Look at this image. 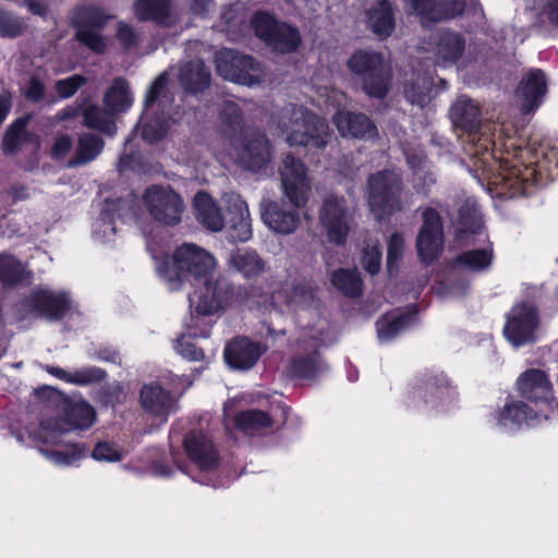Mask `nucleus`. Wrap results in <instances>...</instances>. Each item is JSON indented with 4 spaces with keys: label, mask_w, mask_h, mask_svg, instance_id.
Returning <instances> with one entry per match:
<instances>
[{
    "label": "nucleus",
    "mask_w": 558,
    "mask_h": 558,
    "mask_svg": "<svg viewBox=\"0 0 558 558\" xmlns=\"http://www.w3.org/2000/svg\"><path fill=\"white\" fill-rule=\"evenodd\" d=\"M422 220L415 246L420 260L428 266L444 252V225L440 215L434 208H426L422 213Z\"/></svg>",
    "instance_id": "nucleus-9"
},
{
    "label": "nucleus",
    "mask_w": 558,
    "mask_h": 558,
    "mask_svg": "<svg viewBox=\"0 0 558 558\" xmlns=\"http://www.w3.org/2000/svg\"><path fill=\"white\" fill-rule=\"evenodd\" d=\"M339 132L355 138H374L377 136L376 125L364 113L344 111L335 117Z\"/></svg>",
    "instance_id": "nucleus-25"
},
{
    "label": "nucleus",
    "mask_w": 558,
    "mask_h": 558,
    "mask_svg": "<svg viewBox=\"0 0 558 558\" xmlns=\"http://www.w3.org/2000/svg\"><path fill=\"white\" fill-rule=\"evenodd\" d=\"M417 314V310L398 315L389 320L384 319L378 325V336L380 339L389 340L397 336L402 329L407 328Z\"/></svg>",
    "instance_id": "nucleus-41"
},
{
    "label": "nucleus",
    "mask_w": 558,
    "mask_h": 558,
    "mask_svg": "<svg viewBox=\"0 0 558 558\" xmlns=\"http://www.w3.org/2000/svg\"><path fill=\"white\" fill-rule=\"evenodd\" d=\"M203 290L197 295L196 302L191 299L194 311L197 315L210 316L225 311L233 294L232 284L223 277L215 281L209 279L201 282Z\"/></svg>",
    "instance_id": "nucleus-14"
},
{
    "label": "nucleus",
    "mask_w": 558,
    "mask_h": 558,
    "mask_svg": "<svg viewBox=\"0 0 558 558\" xmlns=\"http://www.w3.org/2000/svg\"><path fill=\"white\" fill-rule=\"evenodd\" d=\"M482 226V218L476 208L468 203L463 204L459 209V233H477Z\"/></svg>",
    "instance_id": "nucleus-46"
},
{
    "label": "nucleus",
    "mask_w": 558,
    "mask_h": 558,
    "mask_svg": "<svg viewBox=\"0 0 558 558\" xmlns=\"http://www.w3.org/2000/svg\"><path fill=\"white\" fill-rule=\"evenodd\" d=\"M194 209L197 221L206 229L217 232L223 229L226 215L206 192H198L194 197Z\"/></svg>",
    "instance_id": "nucleus-26"
},
{
    "label": "nucleus",
    "mask_w": 558,
    "mask_h": 558,
    "mask_svg": "<svg viewBox=\"0 0 558 558\" xmlns=\"http://www.w3.org/2000/svg\"><path fill=\"white\" fill-rule=\"evenodd\" d=\"M11 421L10 434L20 442L38 446L39 451L57 465L71 466L87 457L88 447L76 440L90 429L96 421Z\"/></svg>",
    "instance_id": "nucleus-1"
},
{
    "label": "nucleus",
    "mask_w": 558,
    "mask_h": 558,
    "mask_svg": "<svg viewBox=\"0 0 558 558\" xmlns=\"http://www.w3.org/2000/svg\"><path fill=\"white\" fill-rule=\"evenodd\" d=\"M169 74L167 72H162L159 74L156 80L153 82L149 87L146 98H145V109L148 110L155 104L158 102L159 106L166 108L170 106L173 101V95L169 89Z\"/></svg>",
    "instance_id": "nucleus-39"
},
{
    "label": "nucleus",
    "mask_w": 558,
    "mask_h": 558,
    "mask_svg": "<svg viewBox=\"0 0 558 558\" xmlns=\"http://www.w3.org/2000/svg\"><path fill=\"white\" fill-rule=\"evenodd\" d=\"M223 228H226L227 239L232 243L251 239L250 213L246 204L239 197L229 201Z\"/></svg>",
    "instance_id": "nucleus-18"
},
{
    "label": "nucleus",
    "mask_w": 558,
    "mask_h": 558,
    "mask_svg": "<svg viewBox=\"0 0 558 558\" xmlns=\"http://www.w3.org/2000/svg\"><path fill=\"white\" fill-rule=\"evenodd\" d=\"M104 146L105 141L101 136L92 132H84L80 134L75 153L69 159L68 166L73 168L95 160L102 151Z\"/></svg>",
    "instance_id": "nucleus-30"
},
{
    "label": "nucleus",
    "mask_w": 558,
    "mask_h": 558,
    "mask_svg": "<svg viewBox=\"0 0 558 558\" xmlns=\"http://www.w3.org/2000/svg\"><path fill=\"white\" fill-rule=\"evenodd\" d=\"M278 421H222L226 434L234 441L241 437H266L271 435L275 429H279L286 423L277 425Z\"/></svg>",
    "instance_id": "nucleus-24"
},
{
    "label": "nucleus",
    "mask_w": 558,
    "mask_h": 558,
    "mask_svg": "<svg viewBox=\"0 0 558 558\" xmlns=\"http://www.w3.org/2000/svg\"><path fill=\"white\" fill-rule=\"evenodd\" d=\"M87 78L83 75L75 74L65 80H60L56 82V90L58 95L62 98H69L73 96L77 89L86 84Z\"/></svg>",
    "instance_id": "nucleus-54"
},
{
    "label": "nucleus",
    "mask_w": 558,
    "mask_h": 558,
    "mask_svg": "<svg viewBox=\"0 0 558 558\" xmlns=\"http://www.w3.org/2000/svg\"><path fill=\"white\" fill-rule=\"evenodd\" d=\"M33 305L43 315L51 319H60L69 308V301L64 293L41 290L34 294Z\"/></svg>",
    "instance_id": "nucleus-32"
},
{
    "label": "nucleus",
    "mask_w": 558,
    "mask_h": 558,
    "mask_svg": "<svg viewBox=\"0 0 558 558\" xmlns=\"http://www.w3.org/2000/svg\"><path fill=\"white\" fill-rule=\"evenodd\" d=\"M144 202L156 221L165 226H174L181 221L184 204L173 190L153 185L145 191Z\"/></svg>",
    "instance_id": "nucleus-11"
},
{
    "label": "nucleus",
    "mask_w": 558,
    "mask_h": 558,
    "mask_svg": "<svg viewBox=\"0 0 558 558\" xmlns=\"http://www.w3.org/2000/svg\"><path fill=\"white\" fill-rule=\"evenodd\" d=\"M279 128L287 135L286 142L290 146L324 150L332 138V130L328 123L302 106L292 105L290 109H286Z\"/></svg>",
    "instance_id": "nucleus-3"
},
{
    "label": "nucleus",
    "mask_w": 558,
    "mask_h": 558,
    "mask_svg": "<svg viewBox=\"0 0 558 558\" xmlns=\"http://www.w3.org/2000/svg\"><path fill=\"white\" fill-rule=\"evenodd\" d=\"M411 2L415 12L427 13L434 20L452 15L461 10L459 2H454L453 7L446 9L442 7H433L434 2H430V0H411Z\"/></svg>",
    "instance_id": "nucleus-50"
},
{
    "label": "nucleus",
    "mask_w": 558,
    "mask_h": 558,
    "mask_svg": "<svg viewBox=\"0 0 558 558\" xmlns=\"http://www.w3.org/2000/svg\"><path fill=\"white\" fill-rule=\"evenodd\" d=\"M471 0H430V2H434L433 4H435L434 7H442V8H451L453 7L454 2H459V4L461 5V10L458 12V13H454L452 15H448V16H444V17H440L439 20H434L432 19L427 13H423V12H416L417 14H420L423 19L422 23L425 24L426 22H433V23H436V22H440V21H444V20H448V19H452V17H456L458 15H461L468 3L470 2Z\"/></svg>",
    "instance_id": "nucleus-59"
},
{
    "label": "nucleus",
    "mask_w": 558,
    "mask_h": 558,
    "mask_svg": "<svg viewBox=\"0 0 558 558\" xmlns=\"http://www.w3.org/2000/svg\"><path fill=\"white\" fill-rule=\"evenodd\" d=\"M26 277V271L19 260L13 256H0V281L4 284H15L22 282Z\"/></svg>",
    "instance_id": "nucleus-43"
},
{
    "label": "nucleus",
    "mask_w": 558,
    "mask_h": 558,
    "mask_svg": "<svg viewBox=\"0 0 558 558\" xmlns=\"http://www.w3.org/2000/svg\"><path fill=\"white\" fill-rule=\"evenodd\" d=\"M403 247V239L400 234L393 233L390 236V241L388 244V254H387V270L390 275L393 272L395 264L402 255Z\"/></svg>",
    "instance_id": "nucleus-58"
},
{
    "label": "nucleus",
    "mask_w": 558,
    "mask_h": 558,
    "mask_svg": "<svg viewBox=\"0 0 558 558\" xmlns=\"http://www.w3.org/2000/svg\"><path fill=\"white\" fill-rule=\"evenodd\" d=\"M111 19L104 10L96 7H84L78 9L72 24L77 28L75 38L96 53H102L106 49L105 38L100 31Z\"/></svg>",
    "instance_id": "nucleus-10"
},
{
    "label": "nucleus",
    "mask_w": 558,
    "mask_h": 558,
    "mask_svg": "<svg viewBox=\"0 0 558 558\" xmlns=\"http://www.w3.org/2000/svg\"><path fill=\"white\" fill-rule=\"evenodd\" d=\"M178 78L185 93L197 95L209 87L211 74L203 60L195 59L181 64Z\"/></svg>",
    "instance_id": "nucleus-23"
},
{
    "label": "nucleus",
    "mask_w": 558,
    "mask_h": 558,
    "mask_svg": "<svg viewBox=\"0 0 558 558\" xmlns=\"http://www.w3.org/2000/svg\"><path fill=\"white\" fill-rule=\"evenodd\" d=\"M493 259L492 248L468 251L460 254L457 260L474 271L486 269Z\"/></svg>",
    "instance_id": "nucleus-45"
},
{
    "label": "nucleus",
    "mask_w": 558,
    "mask_h": 558,
    "mask_svg": "<svg viewBox=\"0 0 558 558\" xmlns=\"http://www.w3.org/2000/svg\"><path fill=\"white\" fill-rule=\"evenodd\" d=\"M347 66L368 96L384 98L388 94L391 70L381 53L357 50L349 58Z\"/></svg>",
    "instance_id": "nucleus-5"
},
{
    "label": "nucleus",
    "mask_w": 558,
    "mask_h": 558,
    "mask_svg": "<svg viewBox=\"0 0 558 558\" xmlns=\"http://www.w3.org/2000/svg\"><path fill=\"white\" fill-rule=\"evenodd\" d=\"M141 404L147 413L156 416L168 415L173 401L166 390L157 384L144 385L140 393Z\"/></svg>",
    "instance_id": "nucleus-31"
},
{
    "label": "nucleus",
    "mask_w": 558,
    "mask_h": 558,
    "mask_svg": "<svg viewBox=\"0 0 558 558\" xmlns=\"http://www.w3.org/2000/svg\"><path fill=\"white\" fill-rule=\"evenodd\" d=\"M82 125L112 137L117 133L116 116L105 106L87 102L83 112Z\"/></svg>",
    "instance_id": "nucleus-27"
},
{
    "label": "nucleus",
    "mask_w": 558,
    "mask_h": 558,
    "mask_svg": "<svg viewBox=\"0 0 558 558\" xmlns=\"http://www.w3.org/2000/svg\"><path fill=\"white\" fill-rule=\"evenodd\" d=\"M34 395L40 402L59 412H61L68 399V396L51 386H41L34 390Z\"/></svg>",
    "instance_id": "nucleus-49"
},
{
    "label": "nucleus",
    "mask_w": 558,
    "mask_h": 558,
    "mask_svg": "<svg viewBox=\"0 0 558 558\" xmlns=\"http://www.w3.org/2000/svg\"><path fill=\"white\" fill-rule=\"evenodd\" d=\"M186 457L202 471H214L221 462L213 433L203 426L191 427L182 438Z\"/></svg>",
    "instance_id": "nucleus-8"
},
{
    "label": "nucleus",
    "mask_w": 558,
    "mask_h": 558,
    "mask_svg": "<svg viewBox=\"0 0 558 558\" xmlns=\"http://www.w3.org/2000/svg\"><path fill=\"white\" fill-rule=\"evenodd\" d=\"M65 418H95V409L81 398L68 397L66 403L61 410Z\"/></svg>",
    "instance_id": "nucleus-48"
},
{
    "label": "nucleus",
    "mask_w": 558,
    "mask_h": 558,
    "mask_svg": "<svg viewBox=\"0 0 558 558\" xmlns=\"http://www.w3.org/2000/svg\"><path fill=\"white\" fill-rule=\"evenodd\" d=\"M538 315L532 304L515 305L508 315L504 333L515 347L534 341V332L538 327Z\"/></svg>",
    "instance_id": "nucleus-13"
},
{
    "label": "nucleus",
    "mask_w": 558,
    "mask_h": 558,
    "mask_svg": "<svg viewBox=\"0 0 558 558\" xmlns=\"http://www.w3.org/2000/svg\"><path fill=\"white\" fill-rule=\"evenodd\" d=\"M330 280L336 289L349 298L362 295L363 281L357 269H337L332 271Z\"/></svg>",
    "instance_id": "nucleus-38"
},
{
    "label": "nucleus",
    "mask_w": 558,
    "mask_h": 558,
    "mask_svg": "<svg viewBox=\"0 0 558 558\" xmlns=\"http://www.w3.org/2000/svg\"><path fill=\"white\" fill-rule=\"evenodd\" d=\"M118 38L125 50L135 47L138 43V35L125 23L118 24Z\"/></svg>",
    "instance_id": "nucleus-63"
},
{
    "label": "nucleus",
    "mask_w": 558,
    "mask_h": 558,
    "mask_svg": "<svg viewBox=\"0 0 558 558\" xmlns=\"http://www.w3.org/2000/svg\"><path fill=\"white\" fill-rule=\"evenodd\" d=\"M518 388L522 396L531 400L547 399L551 385L541 369H527L518 379Z\"/></svg>",
    "instance_id": "nucleus-29"
},
{
    "label": "nucleus",
    "mask_w": 558,
    "mask_h": 558,
    "mask_svg": "<svg viewBox=\"0 0 558 558\" xmlns=\"http://www.w3.org/2000/svg\"><path fill=\"white\" fill-rule=\"evenodd\" d=\"M251 25L256 37L274 52L291 53L301 45L299 29L267 11H256L251 19Z\"/></svg>",
    "instance_id": "nucleus-6"
},
{
    "label": "nucleus",
    "mask_w": 558,
    "mask_h": 558,
    "mask_svg": "<svg viewBox=\"0 0 558 558\" xmlns=\"http://www.w3.org/2000/svg\"><path fill=\"white\" fill-rule=\"evenodd\" d=\"M290 414L287 408H276L269 412H263L259 410L243 411L235 415L234 418H272V417H286Z\"/></svg>",
    "instance_id": "nucleus-60"
},
{
    "label": "nucleus",
    "mask_w": 558,
    "mask_h": 558,
    "mask_svg": "<svg viewBox=\"0 0 558 558\" xmlns=\"http://www.w3.org/2000/svg\"><path fill=\"white\" fill-rule=\"evenodd\" d=\"M264 349L247 338H235L225 350L227 364L234 369H248L255 365Z\"/></svg>",
    "instance_id": "nucleus-21"
},
{
    "label": "nucleus",
    "mask_w": 558,
    "mask_h": 558,
    "mask_svg": "<svg viewBox=\"0 0 558 558\" xmlns=\"http://www.w3.org/2000/svg\"><path fill=\"white\" fill-rule=\"evenodd\" d=\"M29 116L19 118L4 133L2 148L7 155H15L24 143L36 140L34 134L26 131Z\"/></svg>",
    "instance_id": "nucleus-37"
},
{
    "label": "nucleus",
    "mask_w": 558,
    "mask_h": 558,
    "mask_svg": "<svg viewBox=\"0 0 558 558\" xmlns=\"http://www.w3.org/2000/svg\"><path fill=\"white\" fill-rule=\"evenodd\" d=\"M177 350L182 356L192 361H199L204 359L203 351L196 348L194 343L184 337L177 340Z\"/></svg>",
    "instance_id": "nucleus-62"
},
{
    "label": "nucleus",
    "mask_w": 558,
    "mask_h": 558,
    "mask_svg": "<svg viewBox=\"0 0 558 558\" xmlns=\"http://www.w3.org/2000/svg\"><path fill=\"white\" fill-rule=\"evenodd\" d=\"M26 24L13 14L0 11V36L16 37L24 33Z\"/></svg>",
    "instance_id": "nucleus-51"
},
{
    "label": "nucleus",
    "mask_w": 558,
    "mask_h": 558,
    "mask_svg": "<svg viewBox=\"0 0 558 558\" xmlns=\"http://www.w3.org/2000/svg\"><path fill=\"white\" fill-rule=\"evenodd\" d=\"M397 8L389 0H378L366 11V26L379 39H386L396 29Z\"/></svg>",
    "instance_id": "nucleus-20"
},
{
    "label": "nucleus",
    "mask_w": 558,
    "mask_h": 558,
    "mask_svg": "<svg viewBox=\"0 0 558 558\" xmlns=\"http://www.w3.org/2000/svg\"><path fill=\"white\" fill-rule=\"evenodd\" d=\"M541 16L547 17L548 22L558 26V0H535Z\"/></svg>",
    "instance_id": "nucleus-61"
},
{
    "label": "nucleus",
    "mask_w": 558,
    "mask_h": 558,
    "mask_svg": "<svg viewBox=\"0 0 558 558\" xmlns=\"http://www.w3.org/2000/svg\"><path fill=\"white\" fill-rule=\"evenodd\" d=\"M214 269V257L194 244H183L175 251L172 260L165 259L158 266L159 274L166 278L172 289H178L191 278L203 282L209 279Z\"/></svg>",
    "instance_id": "nucleus-4"
},
{
    "label": "nucleus",
    "mask_w": 558,
    "mask_h": 558,
    "mask_svg": "<svg viewBox=\"0 0 558 558\" xmlns=\"http://www.w3.org/2000/svg\"><path fill=\"white\" fill-rule=\"evenodd\" d=\"M450 120L456 129L466 133H476L482 125L481 109L471 98L462 95L452 104L449 111Z\"/></svg>",
    "instance_id": "nucleus-22"
},
{
    "label": "nucleus",
    "mask_w": 558,
    "mask_h": 558,
    "mask_svg": "<svg viewBox=\"0 0 558 558\" xmlns=\"http://www.w3.org/2000/svg\"><path fill=\"white\" fill-rule=\"evenodd\" d=\"M465 50L462 34L450 31L440 32L435 40V54L442 63H456Z\"/></svg>",
    "instance_id": "nucleus-28"
},
{
    "label": "nucleus",
    "mask_w": 558,
    "mask_h": 558,
    "mask_svg": "<svg viewBox=\"0 0 558 558\" xmlns=\"http://www.w3.org/2000/svg\"><path fill=\"white\" fill-rule=\"evenodd\" d=\"M219 128L225 136L232 138L244 130V118L239 105L225 100L218 109Z\"/></svg>",
    "instance_id": "nucleus-34"
},
{
    "label": "nucleus",
    "mask_w": 558,
    "mask_h": 558,
    "mask_svg": "<svg viewBox=\"0 0 558 558\" xmlns=\"http://www.w3.org/2000/svg\"><path fill=\"white\" fill-rule=\"evenodd\" d=\"M106 377V372L98 367L85 368L76 371L72 374V383L78 385H88L99 383Z\"/></svg>",
    "instance_id": "nucleus-57"
},
{
    "label": "nucleus",
    "mask_w": 558,
    "mask_h": 558,
    "mask_svg": "<svg viewBox=\"0 0 558 558\" xmlns=\"http://www.w3.org/2000/svg\"><path fill=\"white\" fill-rule=\"evenodd\" d=\"M381 252L377 245L367 244L363 250L362 266L372 276L380 270Z\"/></svg>",
    "instance_id": "nucleus-52"
},
{
    "label": "nucleus",
    "mask_w": 558,
    "mask_h": 558,
    "mask_svg": "<svg viewBox=\"0 0 558 558\" xmlns=\"http://www.w3.org/2000/svg\"><path fill=\"white\" fill-rule=\"evenodd\" d=\"M102 102L116 117L125 111L132 104V96L126 80L116 77L112 85L106 90Z\"/></svg>",
    "instance_id": "nucleus-35"
},
{
    "label": "nucleus",
    "mask_w": 558,
    "mask_h": 558,
    "mask_svg": "<svg viewBox=\"0 0 558 558\" xmlns=\"http://www.w3.org/2000/svg\"><path fill=\"white\" fill-rule=\"evenodd\" d=\"M365 197L371 213L379 222L404 210L405 182L400 171L383 169L371 173L365 183Z\"/></svg>",
    "instance_id": "nucleus-2"
},
{
    "label": "nucleus",
    "mask_w": 558,
    "mask_h": 558,
    "mask_svg": "<svg viewBox=\"0 0 558 558\" xmlns=\"http://www.w3.org/2000/svg\"><path fill=\"white\" fill-rule=\"evenodd\" d=\"M433 77L425 73H412L404 83L405 97L421 108L426 106L433 98Z\"/></svg>",
    "instance_id": "nucleus-33"
},
{
    "label": "nucleus",
    "mask_w": 558,
    "mask_h": 558,
    "mask_svg": "<svg viewBox=\"0 0 558 558\" xmlns=\"http://www.w3.org/2000/svg\"><path fill=\"white\" fill-rule=\"evenodd\" d=\"M230 264L246 278L258 277L265 270V260L255 251L235 250L232 252Z\"/></svg>",
    "instance_id": "nucleus-36"
},
{
    "label": "nucleus",
    "mask_w": 558,
    "mask_h": 558,
    "mask_svg": "<svg viewBox=\"0 0 558 558\" xmlns=\"http://www.w3.org/2000/svg\"><path fill=\"white\" fill-rule=\"evenodd\" d=\"M170 126L171 119L169 116L163 113L161 116H155L143 123L141 136L145 142L155 144L167 135Z\"/></svg>",
    "instance_id": "nucleus-40"
},
{
    "label": "nucleus",
    "mask_w": 558,
    "mask_h": 558,
    "mask_svg": "<svg viewBox=\"0 0 558 558\" xmlns=\"http://www.w3.org/2000/svg\"><path fill=\"white\" fill-rule=\"evenodd\" d=\"M320 367V361L317 351L306 356H299L292 360L290 372L293 376L311 379L316 376Z\"/></svg>",
    "instance_id": "nucleus-42"
},
{
    "label": "nucleus",
    "mask_w": 558,
    "mask_h": 558,
    "mask_svg": "<svg viewBox=\"0 0 558 558\" xmlns=\"http://www.w3.org/2000/svg\"><path fill=\"white\" fill-rule=\"evenodd\" d=\"M133 9L141 22L153 21L162 27H173L180 22L173 0H136Z\"/></svg>",
    "instance_id": "nucleus-16"
},
{
    "label": "nucleus",
    "mask_w": 558,
    "mask_h": 558,
    "mask_svg": "<svg viewBox=\"0 0 558 558\" xmlns=\"http://www.w3.org/2000/svg\"><path fill=\"white\" fill-rule=\"evenodd\" d=\"M128 208V202L122 198L106 199L100 211V219L108 225H113L116 216L119 218L122 215V210Z\"/></svg>",
    "instance_id": "nucleus-53"
},
{
    "label": "nucleus",
    "mask_w": 558,
    "mask_h": 558,
    "mask_svg": "<svg viewBox=\"0 0 558 558\" xmlns=\"http://www.w3.org/2000/svg\"><path fill=\"white\" fill-rule=\"evenodd\" d=\"M500 415L505 418H531L534 411L523 401H513L502 408Z\"/></svg>",
    "instance_id": "nucleus-56"
},
{
    "label": "nucleus",
    "mask_w": 558,
    "mask_h": 558,
    "mask_svg": "<svg viewBox=\"0 0 558 558\" xmlns=\"http://www.w3.org/2000/svg\"><path fill=\"white\" fill-rule=\"evenodd\" d=\"M269 141L259 131L251 132L244 140L240 155L242 166L253 172L259 171L270 161Z\"/></svg>",
    "instance_id": "nucleus-19"
},
{
    "label": "nucleus",
    "mask_w": 558,
    "mask_h": 558,
    "mask_svg": "<svg viewBox=\"0 0 558 558\" xmlns=\"http://www.w3.org/2000/svg\"><path fill=\"white\" fill-rule=\"evenodd\" d=\"M25 96L32 101H39L44 98L45 85L37 76L29 78Z\"/></svg>",
    "instance_id": "nucleus-64"
},
{
    "label": "nucleus",
    "mask_w": 558,
    "mask_h": 558,
    "mask_svg": "<svg viewBox=\"0 0 558 558\" xmlns=\"http://www.w3.org/2000/svg\"><path fill=\"white\" fill-rule=\"evenodd\" d=\"M216 70L225 78L231 80L234 76L235 62L233 60V51L226 50L216 54Z\"/></svg>",
    "instance_id": "nucleus-55"
},
{
    "label": "nucleus",
    "mask_w": 558,
    "mask_h": 558,
    "mask_svg": "<svg viewBox=\"0 0 558 558\" xmlns=\"http://www.w3.org/2000/svg\"><path fill=\"white\" fill-rule=\"evenodd\" d=\"M288 301L298 307H313L317 303L315 290L307 283L294 284L288 295Z\"/></svg>",
    "instance_id": "nucleus-47"
},
{
    "label": "nucleus",
    "mask_w": 558,
    "mask_h": 558,
    "mask_svg": "<svg viewBox=\"0 0 558 558\" xmlns=\"http://www.w3.org/2000/svg\"><path fill=\"white\" fill-rule=\"evenodd\" d=\"M125 453L123 447L117 442L101 440L95 445L92 458L100 462H120L125 457Z\"/></svg>",
    "instance_id": "nucleus-44"
},
{
    "label": "nucleus",
    "mask_w": 558,
    "mask_h": 558,
    "mask_svg": "<svg viewBox=\"0 0 558 558\" xmlns=\"http://www.w3.org/2000/svg\"><path fill=\"white\" fill-rule=\"evenodd\" d=\"M547 92V81L542 70H533L524 76L518 88L515 96L520 102L523 113L533 112L542 102Z\"/></svg>",
    "instance_id": "nucleus-17"
},
{
    "label": "nucleus",
    "mask_w": 558,
    "mask_h": 558,
    "mask_svg": "<svg viewBox=\"0 0 558 558\" xmlns=\"http://www.w3.org/2000/svg\"><path fill=\"white\" fill-rule=\"evenodd\" d=\"M260 216L264 223L278 234L293 233L300 225L298 207L291 201L284 202L264 201L262 203Z\"/></svg>",
    "instance_id": "nucleus-15"
},
{
    "label": "nucleus",
    "mask_w": 558,
    "mask_h": 558,
    "mask_svg": "<svg viewBox=\"0 0 558 558\" xmlns=\"http://www.w3.org/2000/svg\"><path fill=\"white\" fill-rule=\"evenodd\" d=\"M319 222L330 243L342 246L355 226L354 210L344 196L330 194L319 208Z\"/></svg>",
    "instance_id": "nucleus-7"
},
{
    "label": "nucleus",
    "mask_w": 558,
    "mask_h": 558,
    "mask_svg": "<svg viewBox=\"0 0 558 558\" xmlns=\"http://www.w3.org/2000/svg\"><path fill=\"white\" fill-rule=\"evenodd\" d=\"M279 173L284 195L294 205H303L310 189L307 169L303 161L292 154H286L282 157Z\"/></svg>",
    "instance_id": "nucleus-12"
}]
</instances>
